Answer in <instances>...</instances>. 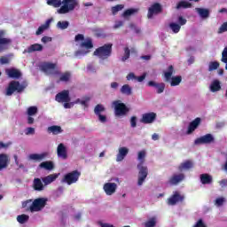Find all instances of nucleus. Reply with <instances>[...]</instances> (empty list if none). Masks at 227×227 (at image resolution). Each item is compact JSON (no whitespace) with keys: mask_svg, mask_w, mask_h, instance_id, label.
I'll list each match as a JSON object with an SVG mask.
<instances>
[{"mask_svg":"<svg viewBox=\"0 0 227 227\" xmlns=\"http://www.w3.org/2000/svg\"><path fill=\"white\" fill-rule=\"evenodd\" d=\"M145 157H146V152L140 151L137 156V160H139V163L137 164V169H138L137 185H143V184H145V181L146 180V177L148 176V167L143 166V164H145Z\"/></svg>","mask_w":227,"mask_h":227,"instance_id":"1","label":"nucleus"},{"mask_svg":"<svg viewBox=\"0 0 227 227\" xmlns=\"http://www.w3.org/2000/svg\"><path fill=\"white\" fill-rule=\"evenodd\" d=\"M94 56L99 58V59H108L113 54V43H106L101 47H98L94 51Z\"/></svg>","mask_w":227,"mask_h":227,"instance_id":"2","label":"nucleus"},{"mask_svg":"<svg viewBox=\"0 0 227 227\" xmlns=\"http://www.w3.org/2000/svg\"><path fill=\"white\" fill-rule=\"evenodd\" d=\"M49 200L47 198H37L34 200L32 204L26 209L27 212H42L43 208L47 206Z\"/></svg>","mask_w":227,"mask_h":227,"instance_id":"3","label":"nucleus"},{"mask_svg":"<svg viewBox=\"0 0 227 227\" xmlns=\"http://www.w3.org/2000/svg\"><path fill=\"white\" fill-rule=\"evenodd\" d=\"M58 65L52 62H43L39 66L41 72L46 74V75H59L61 72L59 70H55Z\"/></svg>","mask_w":227,"mask_h":227,"instance_id":"4","label":"nucleus"},{"mask_svg":"<svg viewBox=\"0 0 227 227\" xmlns=\"http://www.w3.org/2000/svg\"><path fill=\"white\" fill-rule=\"evenodd\" d=\"M26 90V85L20 84V82L19 81H12L9 82V85L6 89L5 95L7 97H12L13 93H22Z\"/></svg>","mask_w":227,"mask_h":227,"instance_id":"5","label":"nucleus"},{"mask_svg":"<svg viewBox=\"0 0 227 227\" xmlns=\"http://www.w3.org/2000/svg\"><path fill=\"white\" fill-rule=\"evenodd\" d=\"M173 74H175V67L170 65L168 68V71L164 73L165 80L167 82H168V81H171L170 86H178L180 82H182V76L172 77Z\"/></svg>","mask_w":227,"mask_h":227,"instance_id":"6","label":"nucleus"},{"mask_svg":"<svg viewBox=\"0 0 227 227\" xmlns=\"http://www.w3.org/2000/svg\"><path fill=\"white\" fill-rule=\"evenodd\" d=\"M62 4L63 5L58 10V13H59L60 15L68 13V12H74L79 3L77 2V0H63Z\"/></svg>","mask_w":227,"mask_h":227,"instance_id":"7","label":"nucleus"},{"mask_svg":"<svg viewBox=\"0 0 227 227\" xmlns=\"http://www.w3.org/2000/svg\"><path fill=\"white\" fill-rule=\"evenodd\" d=\"M79 178H81V171L73 170L64 176L62 182L67 184V185H72L73 184H77Z\"/></svg>","mask_w":227,"mask_h":227,"instance_id":"8","label":"nucleus"},{"mask_svg":"<svg viewBox=\"0 0 227 227\" xmlns=\"http://www.w3.org/2000/svg\"><path fill=\"white\" fill-rule=\"evenodd\" d=\"M115 110L116 116H125L127 113H129V107L125 105V103H121L120 100H115L113 102Z\"/></svg>","mask_w":227,"mask_h":227,"instance_id":"9","label":"nucleus"},{"mask_svg":"<svg viewBox=\"0 0 227 227\" xmlns=\"http://www.w3.org/2000/svg\"><path fill=\"white\" fill-rule=\"evenodd\" d=\"M212 143H215V138L210 133L200 137L194 141V145H212Z\"/></svg>","mask_w":227,"mask_h":227,"instance_id":"10","label":"nucleus"},{"mask_svg":"<svg viewBox=\"0 0 227 227\" xmlns=\"http://www.w3.org/2000/svg\"><path fill=\"white\" fill-rule=\"evenodd\" d=\"M155 120H157V114L153 112L145 113L142 114L140 123H144L145 125H150L151 123H153Z\"/></svg>","mask_w":227,"mask_h":227,"instance_id":"11","label":"nucleus"},{"mask_svg":"<svg viewBox=\"0 0 227 227\" xmlns=\"http://www.w3.org/2000/svg\"><path fill=\"white\" fill-rule=\"evenodd\" d=\"M6 31L0 30V52H3L8 49V45L12 44V39L4 37Z\"/></svg>","mask_w":227,"mask_h":227,"instance_id":"12","label":"nucleus"},{"mask_svg":"<svg viewBox=\"0 0 227 227\" xmlns=\"http://www.w3.org/2000/svg\"><path fill=\"white\" fill-rule=\"evenodd\" d=\"M159 13H162V5L159 3H154L148 9L147 18L153 19V15H159Z\"/></svg>","mask_w":227,"mask_h":227,"instance_id":"13","label":"nucleus"},{"mask_svg":"<svg viewBox=\"0 0 227 227\" xmlns=\"http://www.w3.org/2000/svg\"><path fill=\"white\" fill-rule=\"evenodd\" d=\"M55 100L56 102H59V104L63 103V102H70V90H64L60 92H59L56 96H55Z\"/></svg>","mask_w":227,"mask_h":227,"instance_id":"14","label":"nucleus"},{"mask_svg":"<svg viewBox=\"0 0 227 227\" xmlns=\"http://www.w3.org/2000/svg\"><path fill=\"white\" fill-rule=\"evenodd\" d=\"M185 200V197L184 195H181L178 192H175L174 194L168 199V205H176L178 202L184 201Z\"/></svg>","mask_w":227,"mask_h":227,"instance_id":"15","label":"nucleus"},{"mask_svg":"<svg viewBox=\"0 0 227 227\" xmlns=\"http://www.w3.org/2000/svg\"><path fill=\"white\" fill-rule=\"evenodd\" d=\"M103 189L107 196H113L118 189V184L116 183H106L104 184Z\"/></svg>","mask_w":227,"mask_h":227,"instance_id":"16","label":"nucleus"},{"mask_svg":"<svg viewBox=\"0 0 227 227\" xmlns=\"http://www.w3.org/2000/svg\"><path fill=\"white\" fill-rule=\"evenodd\" d=\"M200 124H201V118L200 117L195 118L192 122H190L186 134L188 135L192 134V132H194V130H196V129H198V127H200Z\"/></svg>","mask_w":227,"mask_h":227,"instance_id":"17","label":"nucleus"},{"mask_svg":"<svg viewBox=\"0 0 227 227\" xmlns=\"http://www.w3.org/2000/svg\"><path fill=\"white\" fill-rule=\"evenodd\" d=\"M147 85L150 88H156L157 89L156 92L159 95H160V93H164V90H166V83H164V82L157 83L154 81H149Z\"/></svg>","mask_w":227,"mask_h":227,"instance_id":"18","label":"nucleus"},{"mask_svg":"<svg viewBox=\"0 0 227 227\" xmlns=\"http://www.w3.org/2000/svg\"><path fill=\"white\" fill-rule=\"evenodd\" d=\"M185 178V175L184 174H175L173 175L169 180H168V184H170V185H177V184H180V182H183Z\"/></svg>","mask_w":227,"mask_h":227,"instance_id":"19","label":"nucleus"},{"mask_svg":"<svg viewBox=\"0 0 227 227\" xmlns=\"http://www.w3.org/2000/svg\"><path fill=\"white\" fill-rule=\"evenodd\" d=\"M57 155L60 159L67 160L68 159V154L67 153V147L64 144H59L57 147Z\"/></svg>","mask_w":227,"mask_h":227,"instance_id":"20","label":"nucleus"},{"mask_svg":"<svg viewBox=\"0 0 227 227\" xmlns=\"http://www.w3.org/2000/svg\"><path fill=\"white\" fill-rule=\"evenodd\" d=\"M10 164V159L8 158V155L5 153L0 154V171H3V169H6Z\"/></svg>","mask_w":227,"mask_h":227,"instance_id":"21","label":"nucleus"},{"mask_svg":"<svg viewBox=\"0 0 227 227\" xmlns=\"http://www.w3.org/2000/svg\"><path fill=\"white\" fill-rule=\"evenodd\" d=\"M127 155H129V148L120 147L119 153H117V156H116V161L121 162V160H123L127 157Z\"/></svg>","mask_w":227,"mask_h":227,"instance_id":"22","label":"nucleus"},{"mask_svg":"<svg viewBox=\"0 0 227 227\" xmlns=\"http://www.w3.org/2000/svg\"><path fill=\"white\" fill-rule=\"evenodd\" d=\"M5 72L11 79H20V77H22V73H20L19 69H15L13 67L6 69Z\"/></svg>","mask_w":227,"mask_h":227,"instance_id":"23","label":"nucleus"},{"mask_svg":"<svg viewBox=\"0 0 227 227\" xmlns=\"http://www.w3.org/2000/svg\"><path fill=\"white\" fill-rule=\"evenodd\" d=\"M194 168V163L191 160H187L181 163L178 167L179 171H189V169H192Z\"/></svg>","mask_w":227,"mask_h":227,"instance_id":"24","label":"nucleus"},{"mask_svg":"<svg viewBox=\"0 0 227 227\" xmlns=\"http://www.w3.org/2000/svg\"><path fill=\"white\" fill-rule=\"evenodd\" d=\"M33 189L38 192H42L45 189V185L42 183V179L36 177L33 181Z\"/></svg>","mask_w":227,"mask_h":227,"instance_id":"25","label":"nucleus"},{"mask_svg":"<svg viewBox=\"0 0 227 227\" xmlns=\"http://www.w3.org/2000/svg\"><path fill=\"white\" fill-rule=\"evenodd\" d=\"M52 20H54V19H52V18L48 19L44 24L41 25L38 27V29L35 32V35L38 36V35H42V33H43V31H45L46 29H49V27H51V23L52 22Z\"/></svg>","mask_w":227,"mask_h":227,"instance_id":"26","label":"nucleus"},{"mask_svg":"<svg viewBox=\"0 0 227 227\" xmlns=\"http://www.w3.org/2000/svg\"><path fill=\"white\" fill-rule=\"evenodd\" d=\"M47 132L48 134H53V136H58V134H61L63 132V129L61 128V126L53 125L48 127Z\"/></svg>","mask_w":227,"mask_h":227,"instance_id":"27","label":"nucleus"},{"mask_svg":"<svg viewBox=\"0 0 227 227\" xmlns=\"http://www.w3.org/2000/svg\"><path fill=\"white\" fill-rule=\"evenodd\" d=\"M200 178L203 185H208L212 184V182H214L212 176H210L209 174H201L200 176Z\"/></svg>","mask_w":227,"mask_h":227,"instance_id":"28","label":"nucleus"},{"mask_svg":"<svg viewBox=\"0 0 227 227\" xmlns=\"http://www.w3.org/2000/svg\"><path fill=\"white\" fill-rule=\"evenodd\" d=\"M197 13L201 17V19H208L210 17V10L205 8H195Z\"/></svg>","mask_w":227,"mask_h":227,"instance_id":"29","label":"nucleus"},{"mask_svg":"<svg viewBox=\"0 0 227 227\" xmlns=\"http://www.w3.org/2000/svg\"><path fill=\"white\" fill-rule=\"evenodd\" d=\"M59 79L57 81L58 83L59 82H68L70 79H72V74L67 71L65 73L59 74Z\"/></svg>","mask_w":227,"mask_h":227,"instance_id":"30","label":"nucleus"},{"mask_svg":"<svg viewBox=\"0 0 227 227\" xmlns=\"http://www.w3.org/2000/svg\"><path fill=\"white\" fill-rule=\"evenodd\" d=\"M47 155H49L48 153H43L41 154L32 153L29 155V159H30V160H38L40 162L41 160H43V159H45V157H47Z\"/></svg>","mask_w":227,"mask_h":227,"instance_id":"31","label":"nucleus"},{"mask_svg":"<svg viewBox=\"0 0 227 227\" xmlns=\"http://www.w3.org/2000/svg\"><path fill=\"white\" fill-rule=\"evenodd\" d=\"M43 51V46L42 44L39 43H34L31 44L27 50V52H28L29 54H31V52H36V51Z\"/></svg>","mask_w":227,"mask_h":227,"instance_id":"32","label":"nucleus"},{"mask_svg":"<svg viewBox=\"0 0 227 227\" xmlns=\"http://www.w3.org/2000/svg\"><path fill=\"white\" fill-rule=\"evenodd\" d=\"M136 13H139V8H129V9H127L121 14V17H123V19H127L128 17H130L131 15H136Z\"/></svg>","mask_w":227,"mask_h":227,"instance_id":"33","label":"nucleus"},{"mask_svg":"<svg viewBox=\"0 0 227 227\" xmlns=\"http://www.w3.org/2000/svg\"><path fill=\"white\" fill-rule=\"evenodd\" d=\"M221 90V82L219 80H214L210 84V91L215 93Z\"/></svg>","mask_w":227,"mask_h":227,"instance_id":"34","label":"nucleus"},{"mask_svg":"<svg viewBox=\"0 0 227 227\" xmlns=\"http://www.w3.org/2000/svg\"><path fill=\"white\" fill-rule=\"evenodd\" d=\"M56 178H58V175L51 174L45 177H43L42 182H43L44 185H49L50 184H52V182H54V180H56Z\"/></svg>","mask_w":227,"mask_h":227,"instance_id":"35","label":"nucleus"},{"mask_svg":"<svg viewBox=\"0 0 227 227\" xmlns=\"http://www.w3.org/2000/svg\"><path fill=\"white\" fill-rule=\"evenodd\" d=\"M121 93L122 95H127V97H130V95H132V87L129 84L122 85L121 88Z\"/></svg>","mask_w":227,"mask_h":227,"instance_id":"36","label":"nucleus"},{"mask_svg":"<svg viewBox=\"0 0 227 227\" xmlns=\"http://www.w3.org/2000/svg\"><path fill=\"white\" fill-rule=\"evenodd\" d=\"M39 168L51 171L54 169V163H52V161H43L40 163Z\"/></svg>","mask_w":227,"mask_h":227,"instance_id":"37","label":"nucleus"},{"mask_svg":"<svg viewBox=\"0 0 227 227\" xmlns=\"http://www.w3.org/2000/svg\"><path fill=\"white\" fill-rule=\"evenodd\" d=\"M145 227H156L157 226V217L153 216L149 218L146 222L144 223Z\"/></svg>","mask_w":227,"mask_h":227,"instance_id":"38","label":"nucleus"},{"mask_svg":"<svg viewBox=\"0 0 227 227\" xmlns=\"http://www.w3.org/2000/svg\"><path fill=\"white\" fill-rule=\"evenodd\" d=\"M168 27L171 29V31L175 34L176 33H180V29H182V27L177 24V23H175V22H171L169 23L168 25Z\"/></svg>","mask_w":227,"mask_h":227,"instance_id":"39","label":"nucleus"},{"mask_svg":"<svg viewBox=\"0 0 227 227\" xmlns=\"http://www.w3.org/2000/svg\"><path fill=\"white\" fill-rule=\"evenodd\" d=\"M17 221L20 223V224H26L29 221V215H20L17 216Z\"/></svg>","mask_w":227,"mask_h":227,"instance_id":"40","label":"nucleus"},{"mask_svg":"<svg viewBox=\"0 0 227 227\" xmlns=\"http://www.w3.org/2000/svg\"><path fill=\"white\" fill-rule=\"evenodd\" d=\"M47 4L49 6H53L54 8H59L61 4H63V1L61 0H47Z\"/></svg>","mask_w":227,"mask_h":227,"instance_id":"41","label":"nucleus"},{"mask_svg":"<svg viewBox=\"0 0 227 227\" xmlns=\"http://www.w3.org/2000/svg\"><path fill=\"white\" fill-rule=\"evenodd\" d=\"M125 8V5L123 4H117L111 7L112 15H117L118 12H121Z\"/></svg>","mask_w":227,"mask_h":227,"instance_id":"42","label":"nucleus"},{"mask_svg":"<svg viewBox=\"0 0 227 227\" xmlns=\"http://www.w3.org/2000/svg\"><path fill=\"white\" fill-rule=\"evenodd\" d=\"M192 4L186 1H180L176 4V10H180V8H192Z\"/></svg>","mask_w":227,"mask_h":227,"instance_id":"43","label":"nucleus"},{"mask_svg":"<svg viewBox=\"0 0 227 227\" xmlns=\"http://www.w3.org/2000/svg\"><path fill=\"white\" fill-rule=\"evenodd\" d=\"M106 111V107L102 104H98L94 108L95 115L98 116V114H102Z\"/></svg>","mask_w":227,"mask_h":227,"instance_id":"44","label":"nucleus"},{"mask_svg":"<svg viewBox=\"0 0 227 227\" xmlns=\"http://www.w3.org/2000/svg\"><path fill=\"white\" fill-rule=\"evenodd\" d=\"M80 47L85 49H93V42L91 41V39H87L85 42H82L80 44Z\"/></svg>","mask_w":227,"mask_h":227,"instance_id":"45","label":"nucleus"},{"mask_svg":"<svg viewBox=\"0 0 227 227\" xmlns=\"http://www.w3.org/2000/svg\"><path fill=\"white\" fill-rule=\"evenodd\" d=\"M27 114L28 116H35V114H38V107L30 106L27 108Z\"/></svg>","mask_w":227,"mask_h":227,"instance_id":"46","label":"nucleus"},{"mask_svg":"<svg viewBox=\"0 0 227 227\" xmlns=\"http://www.w3.org/2000/svg\"><path fill=\"white\" fill-rule=\"evenodd\" d=\"M68 26H70V23L68 21H59L57 23V27L62 30L67 29Z\"/></svg>","mask_w":227,"mask_h":227,"instance_id":"47","label":"nucleus"},{"mask_svg":"<svg viewBox=\"0 0 227 227\" xmlns=\"http://www.w3.org/2000/svg\"><path fill=\"white\" fill-rule=\"evenodd\" d=\"M219 68V62L213 61L209 63L208 72H214V70H217Z\"/></svg>","mask_w":227,"mask_h":227,"instance_id":"48","label":"nucleus"},{"mask_svg":"<svg viewBox=\"0 0 227 227\" xmlns=\"http://www.w3.org/2000/svg\"><path fill=\"white\" fill-rule=\"evenodd\" d=\"M129 58H130V50L129 49V47H126L124 48V56L121 59V60L125 63V61L129 59Z\"/></svg>","mask_w":227,"mask_h":227,"instance_id":"49","label":"nucleus"},{"mask_svg":"<svg viewBox=\"0 0 227 227\" xmlns=\"http://www.w3.org/2000/svg\"><path fill=\"white\" fill-rule=\"evenodd\" d=\"M224 201H226V200L223 197L217 198L215 205H216V207H223V205H224Z\"/></svg>","mask_w":227,"mask_h":227,"instance_id":"50","label":"nucleus"},{"mask_svg":"<svg viewBox=\"0 0 227 227\" xmlns=\"http://www.w3.org/2000/svg\"><path fill=\"white\" fill-rule=\"evenodd\" d=\"M221 61L223 63H227V46L223 49L222 52V59Z\"/></svg>","mask_w":227,"mask_h":227,"instance_id":"51","label":"nucleus"},{"mask_svg":"<svg viewBox=\"0 0 227 227\" xmlns=\"http://www.w3.org/2000/svg\"><path fill=\"white\" fill-rule=\"evenodd\" d=\"M130 125L132 129H136L137 127V117L132 116L130 119Z\"/></svg>","mask_w":227,"mask_h":227,"instance_id":"52","label":"nucleus"},{"mask_svg":"<svg viewBox=\"0 0 227 227\" xmlns=\"http://www.w3.org/2000/svg\"><path fill=\"white\" fill-rule=\"evenodd\" d=\"M0 63L1 65H8V63H10V59H8V57L2 56L0 57Z\"/></svg>","mask_w":227,"mask_h":227,"instance_id":"53","label":"nucleus"},{"mask_svg":"<svg viewBox=\"0 0 227 227\" xmlns=\"http://www.w3.org/2000/svg\"><path fill=\"white\" fill-rule=\"evenodd\" d=\"M193 227H207V224H205L203 219H199Z\"/></svg>","mask_w":227,"mask_h":227,"instance_id":"54","label":"nucleus"},{"mask_svg":"<svg viewBox=\"0 0 227 227\" xmlns=\"http://www.w3.org/2000/svg\"><path fill=\"white\" fill-rule=\"evenodd\" d=\"M178 23H179V26L182 27V26H185L187 24V20H185L182 16H179L178 17Z\"/></svg>","mask_w":227,"mask_h":227,"instance_id":"55","label":"nucleus"},{"mask_svg":"<svg viewBox=\"0 0 227 227\" xmlns=\"http://www.w3.org/2000/svg\"><path fill=\"white\" fill-rule=\"evenodd\" d=\"M225 31H227V21L224 22L218 29V33H225Z\"/></svg>","mask_w":227,"mask_h":227,"instance_id":"56","label":"nucleus"},{"mask_svg":"<svg viewBox=\"0 0 227 227\" xmlns=\"http://www.w3.org/2000/svg\"><path fill=\"white\" fill-rule=\"evenodd\" d=\"M90 100H91V98L90 97H86L84 98V100L80 101V104L84 106V107H88V102H90Z\"/></svg>","mask_w":227,"mask_h":227,"instance_id":"57","label":"nucleus"},{"mask_svg":"<svg viewBox=\"0 0 227 227\" xmlns=\"http://www.w3.org/2000/svg\"><path fill=\"white\" fill-rule=\"evenodd\" d=\"M98 120L101 121V123H106L107 121V117L106 115H103L102 114H99Z\"/></svg>","mask_w":227,"mask_h":227,"instance_id":"58","label":"nucleus"},{"mask_svg":"<svg viewBox=\"0 0 227 227\" xmlns=\"http://www.w3.org/2000/svg\"><path fill=\"white\" fill-rule=\"evenodd\" d=\"M137 81H138V82H143V81L145 79H146V73H144L142 75L140 76H136Z\"/></svg>","mask_w":227,"mask_h":227,"instance_id":"59","label":"nucleus"},{"mask_svg":"<svg viewBox=\"0 0 227 227\" xmlns=\"http://www.w3.org/2000/svg\"><path fill=\"white\" fill-rule=\"evenodd\" d=\"M121 26H123V21H121V20L116 21L114 26V29H118L120 27H121Z\"/></svg>","mask_w":227,"mask_h":227,"instance_id":"60","label":"nucleus"},{"mask_svg":"<svg viewBox=\"0 0 227 227\" xmlns=\"http://www.w3.org/2000/svg\"><path fill=\"white\" fill-rule=\"evenodd\" d=\"M74 40H75V42H81V41L84 40V35L82 34H78L75 35Z\"/></svg>","mask_w":227,"mask_h":227,"instance_id":"61","label":"nucleus"},{"mask_svg":"<svg viewBox=\"0 0 227 227\" xmlns=\"http://www.w3.org/2000/svg\"><path fill=\"white\" fill-rule=\"evenodd\" d=\"M41 42H43V43H47V42H52V38L49 36H43L41 39Z\"/></svg>","mask_w":227,"mask_h":227,"instance_id":"62","label":"nucleus"},{"mask_svg":"<svg viewBox=\"0 0 227 227\" xmlns=\"http://www.w3.org/2000/svg\"><path fill=\"white\" fill-rule=\"evenodd\" d=\"M88 52L89 51H75V56H86Z\"/></svg>","mask_w":227,"mask_h":227,"instance_id":"63","label":"nucleus"},{"mask_svg":"<svg viewBox=\"0 0 227 227\" xmlns=\"http://www.w3.org/2000/svg\"><path fill=\"white\" fill-rule=\"evenodd\" d=\"M26 134L27 136H29V134H35V128H27Z\"/></svg>","mask_w":227,"mask_h":227,"instance_id":"64","label":"nucleus"}]
</instances>
